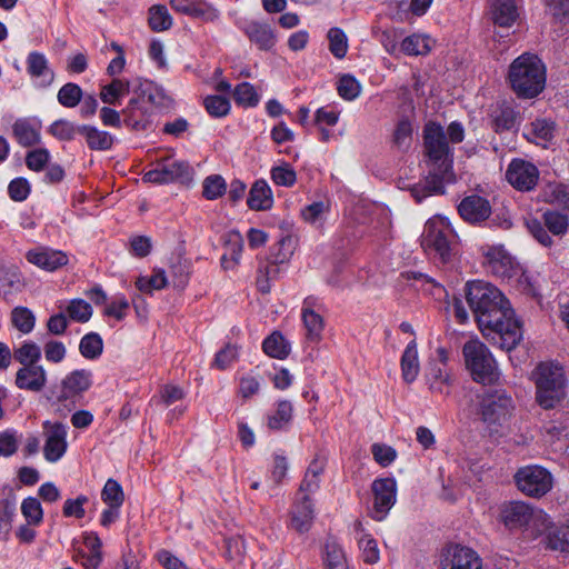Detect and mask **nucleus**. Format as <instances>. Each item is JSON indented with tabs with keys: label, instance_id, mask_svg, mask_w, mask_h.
<instances>
[{
	"label": "nucleus",
	"instance_id": "obj_1",
	"mask_svg": "<svg viewBox=\"0 0 569 569\" xmlns=\"http://www.w3.org/2000/svg\"><path fill=\"white\" fill-rule=\"evenodd\" d=\"M466 299L485 337L505 350H511L520 342V322L497 287L481 280L468 282Z\"/></svg>",
	"mask_w": 569,
	"mask_h": 569
},
{
	"label": "nucleus",
	"instance_id": "obj_2",
	"mask_svg": "<svg viewBox=\"0 0 569 569\" xmlns=\"http://www.w3.org/2000/svg\"><path fill=\"white\" fill-rule=\"evenodd\" d=\"M423 141L430 170L423 184L410 188L411 196L417 202L431 194L443 193V183L452 180V152L443 128L436 122L427 123L423 129Z\"/></svg>",
	"mask_w": 569,
	"mask_h": 569
},
{
	"label": "nucleus",
	"instance_id": "obj_3",
	"mask_svg": "<svg viewBox=\"0 0 569 569\" xmlns=\"http://www.w3.org/2000/svg\"><path fill=\"white\" fill-rule=\"evenodd\" d=\"M508 80L519 98H535L546 86L545 64L536 54L523 53L510 64Z\"/></svg>",
	"mask_w": 569,
	"mask_h": 569
},
{
	"label": "nucleus",
	"instance_id": "obj_4",
	"mask_svg": "<svg viewBox=\"0 0 569 569\" xmlns=\"http://www.w3.org/2000/svg\"><path fill=\"white\" fill-rule=\"evenodd\" d=\"M533 377L536 400L543 409H552L566 398L568 382L563 368L558 363H540Z\"/></svg>",
	"mask_w": 569,
	"mask_h": 569
},
{
	"label": "nucleus",
	"instance_id": "obj_5",
	"mask_svg": "<svg viewBox=\"0 0 569 569\" xmlns=\"http://www.w3.org/2000/svg\"><path fill=\"white\" fill-rule=\"evenodd\" d=\"M132 93L133 97L128 101L122 112L124 123L133 129L141 127V118L147 113L141 102L148 101L157 108L168 107L170 103L163 88L147 79L136 78L132 81Z\"/></svg>",
	"mask_w": 569,
	"mask_h": 569
},
{
	"label": "nucleus",
	"instance_id": "obj_6",
	"mask_svg": "<svg viewBox=\"0 0 569 569\" xmlns=\"http://www.w3.org/2000/svg\"><path fill=\"white\" fill-rule=\"evenodd\" d=\"M462 353L475 381L490 385L499 379L496 360L485 343L478 339L469 340L465 343Z\"/></svg>",
	"mask_w": 569,
	"mask_h": 569
},
{
	"label": "nucleus",
	"instance_id": "obj_7",
	"mask_svg": "<svg viewBox=\"0 0 569 569\" xmlns=\"http://www.w3.org/2000/svg\"><path fill=\"white\" fill-rule=\"evenodd\" d=\"M452 229L449 222L439 216L429 219L421 234V247L428 254L447 262L451 252Z\"/></svg>",
	"mask_w": 569,
	"mask_h": 569
},
{
	"label": "nucleus",
	"instance_id": "obj_8",
	"mask_svg": "<svg viewBox=\"0 0 569 569\" xmlns=\"http://www.w3.org/2000/svg\"><path fill=\"white\" fill-rule=\"evenodd\" d=\"M500 517L507 528H525L536 536H539L538 529H542V526L547 525V515L545 512L536 510L522 501H512L503 505Z\"/></svg>",
	"mask_w": 569,
	"mask_h": 569
},
{
	"label": "nucleus",
	"instance_id": "obj_9",
	"mask_svg": "<svg viewBox=\"0 0 569 569\" xmlns=\"http://www.w3.org/2000/svg\"><path fill=\"white\" fill-rule=\"evenodd\" d=\"M92 385V372L86 369H77L69 372L57 387L56 399L64 407H76L83 393Z\"/></svg>",
	"mask_w": 569,
	"mask_h": 569
},
{
	"label": "nucleus",
	"instance_id": "obj_10",
	"mask_svg": "<svg viewBox=\"0 0 569 569\" xmlns=\"http://www.w3.org/2000/svg\"><path fill=\"white\" fill-rule=\"evenodd\" d=\"M520 491L530 497H542L553 486L552 475L540 466H526L515 475Z\"/></svg>",
	"mask_w": 569,
	"mask_h": 569
},
{
	"label": "nucleus",
	"instance_id": "obj_11",
	"mask_svg": "<svg viewBox=\"0 0 569 569\" xmlns=\"http://www.w3.org/2000/svg\"><path fill=\"white\" fill-rule=\"evenodd\" d=\"M480 407L482 420L488 425H501L515 409L511 396L501 389L487 392Z\"/></svg>",
	"mask_w": 569,
	"mask_h": 569
},
{
	"label": "nucleus",
	"instance_id": "obj_12",
	"mask_svg": "<svg viewBox=\"0 0 569 569\" xmlns=\"http://www.w3.org/2000/svg\"><path fill=\"white\" fill-rule=\"evenodd\" d=\"M44 446L43 457L48 462L56 463L68 450V426L59 421L46 420L42 423Z\"/></svg>",
	"mask_w": 569,
	"mask_h": 569
},
{
	"label": "nucleus",
	"instance_id": "obj_13",
	"mask_svg": "<svg viewBox=\"0 0 569 569\" xmlns=\"http://www.w3.org/2000/svg\"><path fill=\"white\" fill-rule=\"evenodd\" d=\"M440 567L441 569H481L482 559L472 548L451 543L441 551Z\"/></svg>",
	"mask_w": 569,
	"mask_h": 569
},
{
	"label": "nucleus",
	"instance_id": "obj_14",
	"mask_svg": "<svg viewBox=\"0 0 569 569\" xmlns=\"http://www.w3.org/2000/svg\"><path fill=\"white\" fill-rule=\"evenodd\" d=\"M507 181L519 191L532 190L539 180L538 168L523 159H513L506 171Z\"/></svg>",
	"mask_w": 569,
	"mask_h": 569
},
{
	"label": "nucleus",
	"instance_id": "obj_15",
	"mask_svg": "<svg viewBox=\"0 0 569 569\" xmlns=\"http://www.w3.org/2000/svg\"><path fill=\"white\" fill-rule=\"evenodd\" d=\"M373 509L372 518L381 521L393 507L397 499V483L392 478L377 479L372 483Z\"/></svg>",
	"mask_w": 569,
	"mask_h": 569
},
{
	"label": "nucleus",
	"instance_id": "obj_16",
	"mask_svg": "<svg viewBox=\"0 0 569 569\" xmlns=\"http://www.w3.org/2000/svg\"><path fill=\"white\" fill-rule=\"evenodd\" d=\"M191 169L184 161H169L159 163L157 168L146 172L142 180L146 182L166 184L176 181H188L190 179Z\"/></svg>",
	"mask_w": 569,
	"mask_h": 569
},
{
	"label": "nucleus",
	"instance_id": "obj_17",
	"mask_svg": "<svg viewBox=\"0 0 569 569\" xmlns=\"http://www.w3.org/2000/svg\"><path fill=\"white\" fill-rule=\"evenodd\" d=\"M489 270L497 277L511 281L515 276L528 280V273L513 261V259L500 248H491L486 253Z\"/></svg>",
	"mask_w": 569,
	"mask_h": 569
},
{
	"label": "nucleus",
	"instance_id": "obj_18",
	"mask_svg": "<svg viewBox=\"0 0 569 569\" xmlns=\"http://www.w3.org/2000/svg\"><path fill=\"white\" fill-rule=\"evenodd\" d=\"M170 6L178 13L204 22H214L220 17L219 10L206 0H170Z\"/></svg>",
	"mask_w": 569,
	"mask_h": 569
},
{
	"label": "nucleus",
	"instance_id": "obj_19",
	"mask_svg": "<svg viewBox=\"0 0 569 569\" xmlns=\"http://www.w3.org/2000/svg\"><path fill=\"white\" fill-rule=\"evenodd\" d=\"M26 259L29 263L50 272L68 263V256L63 251L49 247L30 249L26 253Z\"/></svg>",
	"mask_w": 569,
	"mask_h": 569
},
{
	"label": "nucleus",
	"instance_id": "obj_20",
	"mask_svg": "<svg viewBox=\"0 0 569 569\" xmlns=\"http://www.w3.org/2000/svg\"><path fill=\"white\" fill-rule=\"evenodd\" d=\"M48 381V375L43 366L29 363L18 369L14 385L20 390L41 392Z\"/></svg>",
	"mask_w": 569,
	"mask_h": 569
},
{
	"label": "nucleus",
	"instance_id": "obj_21",
	"mask_svg": "<svg viewBox=\"0 0 569 569\" xmlns=\"http://www.w3.org/2000/svg\"><path fill=\"white\" fill-rule=\"evenodd\" d=\"M27 71L38 88H48L54 81V72L41 52L32 51L28 54Z\"/></svg>",
	"mask_w": 569,
	"mask_h": 569
},
{
	"label": "nucleus",
	"instance_id": "obj_22",
	"mask_svg": "<svg viewBox=\"0 0 569 569\" xmlns=\"http://www.w3.org/2000/svg\"><path fill=\"white\" fill-rule=\"evenodd\" d=\"M290 526L298 532L309 531L315 518V508L312 499L309 496H296L295 503L291 509Z\"/></svg>",
	"mask_w": 569,
	"mask_h": 569
},
{
	"label": "nucleus",
	"instance_id": "obj_23",
	"mask_svg": "<svg viewBox=\"0 0 569 569\" xmlns=\"http://www.w3.org/2000/svg\"><path fill=\"white\" fill-rule=\"evenodd\" d=\"M242 31L249 38L250 42L256 44L260 50L268 51L276 44V36L272 28L267 22L257 20L247 21Z\"/></svg>",
	"mask_w": 569,
	"mask_h": 569
},
{
	"label": "nucleus",
	"instance_id": "obj_24",
	"mask_svg": "<svg viewBox=\"0 0 569 569\" xmlns=\"http://www.w3.org/2000/svg\"><path fill=\"white\" fill-rule=\"evenodd\" d=\"M41 123L31 118H19L12 124V136L21 147H32L41 140Z\"/></svg>",
	"mask_w": 569,
	"mask_h": 569
},
{
	"label": "nucleus",
	"instance_id": "obj_25",
	"mask_svg": "<svg viewBox=\"0 0 569 569\" xmlns=\"http://www.w3.org/2000/svg\"><path fill=\"white\" fill-rule=\"evenodd\" d=\"M538 533L545 535L548 549L569 552V523L557 526L547 517V525H543L542 529H538Z\"/></svg>",
	"mask_w": 569,
	"mask_h": 569
},
{
	"label": "nucleus",
	"instance_id": "obj_26",
	"mask_svg": "<svg viewBox=\"0 0 569 569\" xmlns=\"http://www.w3.org/2000/svg\"><path fill=\"white\" fill-rule=\"evenodd\" d=\"M490 17L499 27H511L519 18V0H491Z\"/></svg>",
	"mask_w": 569,
	"mask_h": 569
},
{
	"label": "nucleus",
	"instance_id": "obj_27",
	"mask_svg": "<svg viewBox=\"0 0 569 569\" xmlns=\"http://www.w3.org/2000/svg\"><path fill=\"white\" fill-rule=\"evenodd\" d=\"M460 216L471 223L480 222L489 218L491 207L488 200L479 196L465 198L459 204Z\"/></svg>",
	"mask_w": 569,
	"mask_h": 569
},
{
	"label": "nucleus",
	"instance_id": "obj_28",
	"mask_svg": "<svg viewBox=\"0 0 569 569\" xmlns=\"http://www.w3.org/2000/svg\"><path fill=\"white\" fill-rule=\"evenodd\" d=\"M327 461L322 457H315L307 468L305 477L300 483L297 492L298 497L309 496L316 493L320 488L321 476L325 471Z\"/></svg>",
	"mask_w": 569,
	"mask_h": 569
},
{
	"label": "nucleus",
	"instance_id": "obj_29",
	"mask_svg": "<svg viewBox=\"0 0 569 569\" xmlns=\"http://www.w3.org/2000/svg\"><path fill=\"white\" fill-rule=\"evenodd\" d=\"M315 299L309 297L303 301L301 318L306 329V337L311 342H318L321 339L325 322L322 317L313 310Z\"/></svg>",
	"mask_w": 569,
	"mask_h": 569
},
{
	"label": "nucleus",
	"instance_id": "obj_30",
	"mask_svg": "<svg viewBox=\"0 0 569 569\" xmlns=\"http://www.w3.org/2000/svg\"><path fill=\"white\" fill-rule=\"evenodd\" d=\"M273 202L272 191L264 180L256 181L249 192L247 203L252 210H267Z\"/></svg>",
	"mask_w": 569,
	"mask_h": 569
},
{
	"label": "nucleus",
	"instance_id": "obj_31",
	"mask_svg": "<svg viewBox=\"0 0 569 569\" xmlns=\"http://www.w3.org/2000/svg\"><path fill=\"white\" fill-rule=\"evenodd\" d=\"M132 92V82L122 78H114L110 83L101 87L100 99L107 104H118L120 99Z\"/></svg>",
	"mask_w": 569,
	"mask_h": 569
},
{
	"label": "nucleus",
	"instance_id": "obj_32",
	"mask_svg": "<svg viewBox=\"0 0 569 569\" xmlns=\"http://www.w3.org/2000/svg\"><path fill=\"white\" fill-rule=\"evenodd\" d=\"M419 370L420 365L418 358L417 342L416 340H412L407 345L401 357V371L403 380L408 383L413 382L419 375Z\"/></svg>",
	"mask_w": 569,
	"mask_h": 569
},
{
	"label": "nucleus",
	"instance_id": "obj_33",
	"mask_svg": "<svg viewBox=\"0 0 569 569\" xmlns=\"http://www.w3.org/2000/svg\"><path fill=\"white\" fill-rule=\"evenodd\" d=\"M80 134L86 138L87 144L91 150H109L113 144V137L92 126H80Z\"/></svg>",
	"mask_w": 569,
	"mask_h": 569
},
{
	"label": "nucleus",
	"instance_id": "obj_34",
	"mask_svg": "<svg viewBox=\"0 0 569 569\" xmlns=\"http://www.w3.org/2000/svg\"><path fill=\"white\" fill-rule=\"evenodd\" d=\"M527 138L539 146H546L553 138V122L546 119H537L526 129Z\"/></svg>",
	"mask_w": 569,
	"mask_h": 569
},
{
	"label": "nucleus",
	"instance_id": "obj_35",
	"mask_svg": "<svg viewBox=\"0 0 569 569\" xmlns=\"http://www.w3.org/2000/svg\"><path fill=\"white\" fill-rule=\"evenodd\" d=\"M330 211L327 200L315 201L301 209V218L305 222L319 228L322 227Z\"/></svg>",
	"mask_w": 569,
	"mask_h": 569
},
{
	"label": "nucleus",
	"instance_id": "obj_36",
	"mask_svg": "<svg viewBox=\"0 0 569 569\" xmlns=\"http://www.w3.org/2000/svg\"><path fill=\"white\" fill-rule=\"evenodd\" d=\"M432 41L426 34H411L401 41L400 51L408 56H426L431 51Z\"/></svg>",
	"mask_w": 569,
	"mask_h": 569
},
{
	"label": "nucleus",
	"instance_id": "obj_37",
	"mask_svg": "<svg viewBox=\"0 0 569 569\" xmlns=\"http://www.w3.org/2000/svg\"><path fill=\"white\" fill-rule=\"evenodd\" d=\"M427 380L432 392L440 395L449 393L450 375L446 368L432 365L427 373Z\"/></svg>",
	"mask_w": 569,
	"mask_h": 569
},
{
	"label": "nucleus",
	"instance_id": "obj_38",
	"mask_svg": "<svg viewBox=\"0 0 569 569\" xmlns=\"http://www.w3.org/2000/svg\"><path fill=\"white\" fill-rule=\"evenodd\" d=\"M102 350L103 341L97 332H89L81 338L79 351L83 358L94 360L101 356Z\"/></svg>",
	"mask_w": 569,
	"mask_h": 569
},
{
	"label": "nucleus",
	"instance_id": "obj_39",
	"mask_svg": "<svg viewBox=\"0 0 569 569\" xmlns=\"http://www.w3.org/2000/svg\"><path fill=\"white\" fill-rule=\"evenodd\" d=\"M491 126L496 132L510 130L516 123V113L508 106L497 107L491 113Z\"/></svg>",
	"mask_w": 569,
	"mask_h": 569
},
{
	"label": "nucleus",
	"instance_id": "obj_40",
	"mask_svg": "<svg viewBox=\"0 0 569 569\" xmlns=\"http://www.w3.org/2000/svg\"><path fill=\"white\" fill-rule=\"evenodd\" d=\"M262 348L268 356L277 359H284L290 351V347L284 337L279 332H273L267 337L262 343Z\"/></svg>",
	"mask_w": 569,
	"mask_h": 569
},
{
	"label": "nucleus",
	"instance_id": "obj_41",
	"mask_svg": "<svg viewBox=\"0 0 569 569\" xmlns=\"http://www.w3.org/2000/svg\"><path fill=\"white\" fill-rule=\"evenodd\" d=\"M82 96V89L77 83L68 82L59 89L57 100L64 108H76Z\"/></svg>",
	"mask_w": 569,
	"mask_h": 569
},
{
	"label": "nucleus",
	"instance_id": "obj_42",
	"mask_svg": "<svg viewBox=\"0 0 569 569\" xmlns=\"http://www.w3.org/2000/svg\"><path fill=\"white\" fill-rule=\"evenodd\" d=\"M295 242L291 237L281 238L270 251L269 259L273 264L287 263L293 254Z\"/></svg>",
	"mask_w": 569,
	"mask_h": 569
},
{
	"label": "nucleus",
	"instance_id": "obj_43",
	"mask_svg": "<svg viewBox=\"0 0 569 569\" xmlns=\"http://www.w3.org/2000/svg\"><path fill=\"white\" fill-rule=\"evenodd\" d=\"M11 321L24 335L30 333L36 325L34 315L26 307H16L11 312Z\"/></svg>",
	"mask_w": 569,
	"mask_h": 569
},
{
	"label": "nucleus",
	"instance_id": "obj_44",
	"mask_svg": "<svg viewBox=\"0 0 569 569\" xmlns=\"http://www.w3.org/2000/svg\"><path fill=\"white\" fill-rule=\"evenodd\" d=\"M227 191V183L222 176H208L202 182V194L208 200H216Z\"/></svg>",
	"mask_w": 569,
	"mask_h": 569
},
{
	"label": "nucleus",
	"instance_id": "obj_45",
	"mask_svg": "<svg viewBox=\"0 0 569 569\" xmlns=\"http://www.w3.org/2000/svg\"><path fill=\"white\" fill-rule=\"evenodd\" d=\"M21 513L29 525L39 526L43 520V509L39 499L34 497L22 500Z\"/></svg>",
	"mask_w": 569,
	"mask_h": 569
},
{
	"label": "nucleus",
	"instance_id": "obj_46",
	"mask_svg": "<svg viewBox=\"0 0 569 569\" xmlns=\"http://www.w3.org/2000/svg\"><path fill=\"white\" fill-rule=\"evenodd\" d=\"M149 26L157 32L168 30L172 26V18L164 6H153L150 8Z\"/></svg>",
	"mask_w": 569,
	"mask_h": 569
},
{
	"label": "nucleus",
	"instance_id": "obj_47",
	"mask_svg": "<svg viewBox=\"0 0 569 569\" xmlns=\"http://www.w3.org/2000/svg\"><path fill=\"white\" fill-rule=\"evenodd\" d=\"M13 356L22 366H28L29 363L39 365L38 362L41 358V349L36 342L24 341L14 350Z\"/></svg>",
	"mask_w": 569,
	"mask_h": 569
},
{
	"label": "nucleus",
	"instance_id": "obj_48",
	"mask_svg": "<svg viewBox=\"0 0 569 569\" xmlns=\"http://www.w3.org/2000/svg\"><path fill=\"white\" fill-rule=\"evenodd\" d=\"M337 91L342 99L352 101L359 97L361 84L353 76L343 74L338 80Z\"/></svg>",
	"mask_w": 569,
	"mask_h": 569
},
{
	"label": "nucleus",
	"instance_id": "obj_49",
	"mask_svg": "<svg viewBox=\"0 0 569 569\" xmlns=\"http://www.w3.org/2000/svg\"><path fill=\"white\" fill-rule=\"evenodd\" d=\"M329 50L337 58L342 59L348 51V38L340 28H331L328 31Z\"/></svg>",
	"mask_w": 569,
	"mask_h": 569
},
{
	"label": "nucleus",
	"instance_id": "obj_50",
	"mask_svg": "<svg viewBox=\"0 0 569 569\" xmlns=\"http://www.w3.org/2000/svg\"><path fill=\"white\" fill-rule=\"evenodd\" d=\"M49 132L59 140L70 141L74 139L78 133L80 134V126L69 120L59 119L49 127Z\"/></svg>",
	"mask_w": 569,
	"mask_h": 569
},
{
	"label": "nucleus",
	"instance_id": "obj_51",
	"mask_svg": "<svg viewBox=\"0 0 569 569\" xmlns=\"http://www.w3.org/2000/svg\"><path fill=\"white\" fill-rule=\"evenodd\" d=\"M291 418L292 405L287 400H282L278 402L276 412L268 417V427L272 430H280L290 422Z\"/></svg>",
	"mask_w": 569,
	"mask_h": 569
},
{
	"label": "nucleus",
	"instance_id": "obj_52",
	"mask_svg": "<svg viewBox=\"0 0 569 569\" xmlns=\"http://www.w3.org/2000/svg\"><path fill=\"white\" fill-rule=\"evenodd\" d=\"M167 286V277L163 270L153 271L151 277H139L136 287L141 292L151 293L153 290H160Z\"/></svg>",
	"mask_w": 569,
	"mask_h": 569
},
{
	"label": "nucleus",
	"instance_id": "obj_53",
	"mask_svg": "<svg viewBox=\"0 0 569 569\" xmlns=\"http://www.w3.org/2000/svg\"><path fill=\"white\" fill-rule=\"evenodd\" d=\"M101 499L106 505L121 507L124 501V495L120 483L113 479H108L101 491Z\"/></svg>",
	"mask_w": 569,
	"mask_h": 569
},
{
	"label": "nucleus",
	"instance_id": "obj_54",
	"mask_svg": "<svg viewBox=\"0 0 569 569\" xmlns=\"http://www.w3.org/2000/svg\"><path fill=\"white\" fill-rule=\"evenodd\" d=\"M68 317L77 322H87L92 316V307L82 299H73L67 307Z\"/></svg>",
	"mask_w": 569,
	"mask_h": 569
},
{
	"label": "nucleus",
	"instance_id": "obj_55",
	"mask_svg": "<svg viewBox=\"0 0 569 569\" xmlns=\"http://www.w3.org/2000/svg\"><path fill=\"white\" fill-rule=\"evenodd\" d=\"M326 562L329 569H348L345 553L335 541H327L325 546Z\"/></svg>",
	"mask_w": 569,
	"mask_h": 569
},
{
	"label": "nucleus",
	"instance_id": "obj_56",
	"mask_svg": "<svg viewBox=\"0 0 569 569\" xmlns=\"http://www.w3.org/2000/svg\"><path fill=\"white\" fill-rule=\"evenodd\" d=\"M233 98L238 104L246 107H253L259 102V96L249 82L238 84L233 90Z\"/></svg>",
	"mask_w": 569,
	"mask_h": 569
},
{
	"label": "nucleus",
	"instance_id": "obj_57",
	"mask_svg": "<svg viewBox=\"0 0 569 569\" xmlns=\"http://www.w3.org/2000/svg\"><path fill=\"white\" fill-rule=\"evenodd\" d=\"M207 112L214 118H221L229 113L230 102L221 96H209L203 100Z\"/></svg>",
	"mask_w": 569,
	"mask_h": 569
},
{
	"label": "nucleus",
	"instance_id": "obj_58",
	"mask_svg": "<svg viewBox=\"0 0 569 569\" xmlns=\"http://www.w3.org/2000/svg\"><path fill=\"white\" fill-rule=\"evenodd\" d=\"M271 179L278 186L292 187L296 183V171L289 163H282L271 169Z\"/></svg>",
	"mask_w": 569,
	"mask_h": 569
},
{
	"label": "nucleus",
	"instance_id": "obj_59",
	"mask_svg": "<svg viewBox=\"0 0 569 569\" xmlns=\"http://www.w3.org/2000/svg\"><path fill=\"white\" fill-rule=\"evenodd\" d=\"M20 436L14 429H7L0 432V456L11 457L13 456L19 447Z\"/></svg>",
	"mask_w": 569,
	"mask_h": 569
},
{
	"label": "nucleus",
	"instance_id": "obj_60",
	"mask_svg": "<svg viewBox=\"0 0 569 569\" xmlns=\"http://www.w3.org/2000/svg\"><path fill=\"white\" fill-rule=\"evenodd\" d=\"M50 152L46 148L29 151L26 156V164L32 171H42L49 163Z\"/></svg>",
	"mask_w": 569,
	"mask_h": 569
},
{
	"label": "nucleus",
	"instance_id": "obj_61",
	"mask_svg": "<svg viewBox=\"0 0 569 569\" xmlns=\"http://www.w3.org/2000/svg\"><path fill=\"white\" fill-rule=\"evenodd\" d=\"M412 137V124L408 119H401L393 132V143L399 149H407Z\"/></svg>",
	"mask_w": 569,
	"mask_h": 569
},
{
	"label": "nucleus",
	"instance_id": "obj_62",
	"mask_svg": "<svg viewBox=\"0 0 569 569\" xmlns=\"http://www.w3.org/2000/svg\"><path fill=\"white\" fill-rule=\"evenodd\" d=\"M547 12L558 22H569V0H546Z\"/></svg>",
	"mask_w": 569,
	"mask_h": 569
},
{
	"label": "nucleus",
	"instance_id": "obj_63",
	"mask_svg": "<svg viewBox=\"0 0 569 569\" xmlns=\"http://www.w3.org/2000/svg\"><path fill=\"white\" fill-rule=\"evenodd\" d=\"M371 453L376 462L382 467H388L397 458V451L392 447L383 443H373L371 446Z\"/></svg>",
	"mask_w": 569,
	"mask_h": 569
},
{
	"label": "nucleus",
	"instance_id": "obj_64",
	"mask_svg": "<svg viewBox=\"0 0 569 569\" xmlns=\"http://www.w3.org/2000/svg\"><path fill=\"white\" fill-rule=\"evenodd\" d=\"M545 223L553 234H562L568 227V219L565 214L557 211H548L543 214Z\"/></svg>",
	"mask_w": 569,
	"mask_h": 569
}]
</instances>
